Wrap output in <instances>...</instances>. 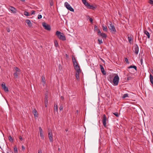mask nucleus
Returning a JSON list of instances; mask_svg holds the SVG:
<instances>
[{
  "label": "nucleus",
  "mask_w": 153,
  "mask_h": 153,
  "mask_svg": "<svg viewBox=\"0 0 153 153\" xmlns=\"http://www.w3.org/2000/svg\"><path fill=\"white\" fill-rule=\"evenodd\" d=\"M55 35L60 40L62 41H65L66 39V37L63 33L59 31H56Z\"/></svg>",
  "instance_id": "obj_1"
},
{
  "label": "nucleus",
  "mask_w": 153,
  "mask_h": 153,
  "mask_svg": "<svg viewBox=\"0 0 153 153\" xmlns=\"http://www.w3.org/2000/svg\"><path fill=\"white\" fill-rule=\"evenodd\" d=\"M119 80V78L118 75H116L114 78L113 81H110V82H113V85L114 86L117 85L118 84Z\"/></svg>",
  "instance_id": "obj_2"
},
{
  "label": "nucleus",
  "mask_w": 153,
  "mask_h": 153,
  "mask_svg": "<svg viewBox=\"0 0 153 153\" xmlns=\"http://www.w3.org/2000/svg\"><path fill=\"white\" fill-rule=\"evenodd\" d=\"M110 31L112 33H115L116 32V30L114 26L112 24L111 22H110V24L108 26Z\"/></svg>",
  "instance_id": "obj_3"
},
{
  "label": "nucleus",
  "mask_w": 153,
  "mask_h": 153,
  "mask_svg": "<svg viewBox=\"0 0 153 153\" xmlns=\"http://www.w3.org/2000/svg\"><path fill=\"white\" fill-rule=\"evenodd\" d=\"M48 137L49 140L51 142L53 141V138L52 137V134L51 130L48 129Z\"/></svg>",
  "instance_id": "obj_4"
},
{
  "label": "nucleus",
  "mask_w": 153,
  "mask_h": 153,
  "mask_svg": "<svg viewBox=\"0 0 153 153\" xmlns=\"http://www.w3.org/2000/svg\"><path fill=\"white\" fill-rule=\"evenodd\" d=\"M65 6L68 10L72 12L74 11V9L72 7L71 5L68 3V2H66L64 4Z\"/></svg>",
  "instance_id": "obj_5"
},
{
  "label": "nucleus",
  "mask_w": 153,
  "mask_h": 153,
  "mask_svg": "<svg viewBox=\"0 0 153 153\" xmlns=\"http://www.w3.org/2000/svg\"><path fill=\"white\" fill-rule=\"evenodd\" d=\"M42 25L45 29L49 31L51 30V27L50 25L47 24L45 22H43Z\"/></svg>",
  "instance_id": "obj_6"
},
{
  "label": "nucleus",
  "mask_w": 153,
  "mask_h": 153,
  "mask_svg": "<svg viewBox=\"0 0 153 153\" xmlns=\"http://www.w3.org/2000/svg\"><path fill=\"white\" fill-rule=\"evenodd\" d=\"M133 51L135 54L137 55L138 54L139 52V47L137 45H135L134 46Z\"/></svg>",
  "instance_id": "obj_7"
},
{
  "label": "nucleus",
  "mask_w": 153,
  "mask_h": 153,
  "mask_svg": "<svg viewBox=\"0 0 153 153\" xmlns=\"http://www.w3.org/2000/svg\"><path fill=\"white\" fill-rule=\"evenodd\" d=\"M7 8L11 12V13H16L17 10L14 7L9 6Z\"/></svg>",
  "instance_id": "obj_8"
},
{
  "label": "nucleus",
  "mask_w": 153,
  "mask_h": 153,
  "mask_svg": "<svg viewBox=\"0 0 153 153\" xmlns=\"http://www.w3.org/2000/svg\"><path fill=\"white\" fill-rule=\"evenodd\" d=\"M106 117L105 114H104L102 117V123L104 127L106 126Z\"/></svg>",
  "instance_id": "obj_9"
},
{
  "label": "nucleus",
  "mask_w": 153,
  "mask_h": 153,
  "mask_svg": "<svg viewBox=\"0 0 153 153\" xmlns=\"http://www.w3.org/2000/svg\"><path fill=\"white\" fill-rule=\"evenodd\" d=\"M39 130L40 136L41 138L42 139H44V137L43 135V132L42 131V128L40 127H39Z\"/></svg>",
  "instance_id": "obj_10"
},
{
  "label": "nucleus",
  "mask_w": 153,
  "mask_h": 153,
  "mask_svg": "<svg viewBox=\"0 0 153 153\" xmlns=\"http://www.w3.org/2000/svg\"><path fill=\"white\" fill-rule=\"evenodd\" d=\"M2 88L4 89L5 91H8V88L5 86V83H3L1 84Z\"/></svg>",
  "instance_id": "obj_11"
},
{
  "label": "nucleus",
  "mask_w": 153,
  "mask_h": 153,
  "mask_svg": "<svg viewBox=\"0 0 153 153\" xmlns=\"http://www.w3.org/2000/svg\"><path fill=\"white\" fill-rule=\"evenodd\" d=\"M83 3L86 6L88 7H89V8H91V6L90 5L88 2H86V0H82Z\"/></svg>",
  "instance_id": "obj_12"
},
{
  "label": "nucleus",
  "mask_w": 153,
  "mask_h": 153,
  "mask_svg": "<svg viewBox=\"0 0 153 153\" xmlns=\"http://www.w3.org/2000/svg\"><path fill=\"white\" fill-rule=\"evenodd\" d=\"M74 67L76 71V72L78 73L81 72V71L80 69L79 66V65H74Z\"/></svg>",
  "instance_id": "obj_13"
},
{
  "label": "nucleus",
  "mask_w": 153,
  "mask_h": 153,
  "mask_svg": "<svg viewBox=\"0 0 153 153\" xmlns=\"http://www.w3.org/2000/svg\"><path fill=\"white\" fill-rule=\"evenodd\" d=\"M45 78L44 76H42L41 77V83L44 86L45 84Z\"/></svg>",
  "instance_id": "obj_14"
},
{
  "label": "nucleus",
  "mask_w": 153,
  "mask_h": 153,
  "mask_svg": "<svg viewBox=\"0 0 153 153\" xmlns=\"http://www.w3.org/2000/svg\"><path fill=\"white\" fill-rule=\"evenodd\" d=\"M128 39L129 42L131 44V42L133 40L132 37L131 35L128 34Z\"/></svg>",
  "instance_id": "obj_15"
},
{
  "label": "nucleus",
  "mask_w": 153,
  "mask_h": 153,
  "mask_svg": "<svg viewBox=\"0 0 153 153\" xmlns=\"http://www.w3.org/2000/svg\"><path fill=\"white\" fill-rule=\"evenodd\" d=\"M72 60L74 66L78 65L76 60L74 57H72Z\"/></svg>",
  "instance_id": "obj_16"
},
{
  "label": "nucleus",
  "mask_w": 153,
  "mask_h": 153,
  "mask_svg": "<svg viewBox=\"0 0 153 153\" xmlns=\"http://www.w3.org/2000/svg\"><path fill=\"white\" fill-rule=\"evenodd\" d=\"M143 32L147 36L148 38L149 39L150 38V35L148 32L146 30H144Z\"/></svg>",
  "instance_id": "obj_17"
},
{
  "label": "nucleus",
  "mask_w": 153,
  "mask_h": 153,
  "mask_svg": "<svg viewBox=\"0 0 153 153\" xmlns=\"http://www.w3.org/2000/svg\"><path fill=\"white\" fill-rule=\"evenodd\" d=\"M25 22L29 27H31L32 26V24L29 20L27 19L26 20Z\"/></svg>",
  "instance_id": "obj_18"
},
{
  "label": "nucleus",
  "mask_w": 153,
  "mask_h": 153,
  "mask_svg": "<svg viewBox=\"0 0 153 153\" xmlns=\"http://www.w3.org/2000/svg\"><path fill=\"white\" fill-rule=\"evenodd\" d=\"M100 67L102 72L103 74L105 75L106 74V72L104 70V69L102 65H100Z\"/></svg>",
  "instance_id": "obj_19"
},
{
  "label": "nucleus",
  "mask_w": 153,
  "mask_h": 153,
  "mask_svg": "<svg viewBox=\"0 0 153 153\" xmlns=\"http://www.w3.org/2000/svg\"><path fill=\"white\" fill-rule=\"evenodd\" d=\"M32 112L34 114V116L35 117H38V114H36V113L37 112V111L36 109H34L33 110Z\"/></svg>",
  "instance_id": "obj_20"
},
{
  "label": "nucleus",
  "mask_w": 153,
  "mask_h": 153,
  "mask_svg": "<svg viewBox=\"0 0 153 153\" xmlns=\"http://www.w3.org/2000/svg\"><path fill=\"white\" fill-rule=\"evenodd\" d=\"M19 74V73L17 72H15L14 74L13 75L15 78H18V75Z\"/></svg>",
  "instance_id": "obj_21"
},
{
  "label": "nucleus",
  "mask_w": 153,
  "mask_h": 153,
  "mask_svg": "<svg viewBox=\"0 0 153 153\" xmlns=\"http://www.w3.org/2000/svg\"><path fill=\"white\" fill-rule=\"evenodd\" d=\"M150 80L151 83L153 85V76L150 74L149 76Z\"/></svg>",
  "instance_id": "obj_22"
},
{
  "label": "nucleus",
  "mask_w": 153,
  "mask_h": 153,
  "mask_svg": "<svg viewBox=\"0 0 153 153\" xmlns=\"http://www.w3.org/2000/svg\"><path fill=\"white\" fill-rule=\"evenodd\" d=\"M103 30L105 32H107L108 28L106 26H104V25H102Z\"/></svg>",
  "instance_id": "obj_23"
},
{
  "label": "nucleus",
  "mask_w": 153,
  "mask_h": 153,
  "mask_svg": "<svg viewBox=\"0 0 153 153\" xmlns=\"http://www.w3.org/2000/svg\"><path fill=\"white\" fill-rule=\"evenodd\" d=\"M99 36H102V38H106L107 36L105 33H101V34Z\"/></svg>",
  "instance_id": "obj_24"
},
{
  "label": "nucleus",
  "mask_w": 153,
  "mask_h": 153,
  "mask_svg": "<svg viewBox=\"0 0 153 153\" xmlns=\"http://www.w3.org/2000/svg\"><path fill=\"white\" fill-rule=\"evenodd\" d=\"M128 68H134V69L135 70H137V67L135 65H131L130 66H129V67H128Z\"/></svg>",
  "instance_id": "obj_25"
},
{
  "label": "nucleus",
  "mask_w": 153,
  "mask_h": 153,
  "mask_svg": "<svg viewBox=\"0 0 153 153\" xmlns=\"http://www.w3.org/2000/svg\"><path fill=\"white\" fill-rule=\"evenodd\" d=\"M13 149L14 153H18L17 147L16 145L14 146Z\"/></svg>",
  "instance_id": "obj_26"
},
{
  "label": "nucleus",
  "mask_w": 153,
  "mask_h": 153,
  "mask_svg": "<svg viewBox=\"0 0 153 153\" xmlns=\"http://www.w3.org/2000/svg\"><path fill=\"white\" fill-rule=\"evenodd\" d=\"M80 73H78V72H76V73L75 74L76 77L77 79H79V74Z\"/></svg>",
  "instance_id": "obj_27"
},
{
  "label": "nucleus",
  "mask_w": 153,
  "mask_h": 153,
  "mask_svg": "<svg viewBox=\"0 0 153 153\" xmlns=\"http://www.w3.org/2000/svg\"><path fill=\"white\" fill-rule=\"evenodd\" d=\"M14 69L15 70L16 72H19L20 71V70L17 67H15Z\"/></svg>",
  "instance_id": "obj_28"
},
{
  "label": "nucleus",
  "mask_w": 153,
  "mask_h": 153,
  "mask_svg": "<svg viewBox=\"0 0 153 153\" xmlns=\"http://www.w3.org/2000/svg\"><path fill=\"white\" fill-rule=\"evenodd\" d=\"M54 45L55 47H57L58 46V43L57 40L54 41Z\"/></svg>",
  "instance_id": "obj_29"
},
{
  "label": "nucleus",
  "mask_w": 153,
  "mask_h": 153,
  "mask_svg": "<svg viewBox=\"0 0 153 153\" xmlns=\"http://www.w3.org/2000/svg\"><path fill=\"white\" fill-rule=\"evenodd\" d=\"M54 111H58V106L57 105H54Z\"/></svg>",
  "instance_id": "obj_30"
},
{
  "label": "nucleus",
  "mask_w": 153,
  "mask_h": 153,
  "mask_svg": "<svg viewBox=\"0 0 153 153\" xmlns=\"http://www.w3.org/2000/svg\"><path fill=\"white\" fill-rule=\"evenodd\" d=\"M8 138H9V141L10 142H12L13 141V138H12V137L10 135L9 136Z\"/></svg>",
  "instance_id": "obj_31"
},
{
  "label": "nucleus",
  "mask_w": 153,
  "mask_h": 153,
  "mask_svg": "<svg viewBox=\"0 0 153 153\" xmlns=\"http://www.w3.org/2000/svg\"><path fill=\"white\" fill-rule=\"evenodd\" d=\"M128 97V94H125L123 96V98H125L126 97Z\"/></svg>",
  "instance_id": "obj_32"
},
{
  "label": "nucleus",
  "mask_w": 153,
  "mask_h": 153,
  "mask_svg": "<svg viewBox=\"0 0 153 153\" xmlns=\"http://www.w3.org/2000/svg\"><path fill=\"white\" fill-rule=\"evenodd\" d=\"M24 14L26 16H29V13L26 11H25L24 12Z\"/></svg>",
  "instance_id": "obj_33"
},
{
  "label": "nucleus",
  "mask_w": 153,
  "mask_h": 153,
  "mask_svg": "<svg viewBox=\"0 0 153 153\" xmlns=\"http://www.w3.org/2000/svg\"><path fill=\"white\" fill-rule=\"evenodd\" d=\"M48 97L47 96H46L45 97V103H48Z\"/></svg>",
  "instance_id": "obj_34"
},
{
  "label": "nucleus",
  "mask_w": 153,
  "mask_h": 153,
  "mask_svg": "<svg viewBox=\"0 0 153 153\" xmlns=\"http://www.w3.org/2000/svg\"><path fill=\"white\" fill-rule=\"evenodd\" d=\"M98 41L99 42V44L100 45L102 43V40L101 39H98Z\"/></svg>",
  "instance_id": "obj_35"
},
{
  "label": "nucleus",
  "mask_w": 153,
  "mask_h": 153,
  "mask_svg": "<svg viewBox=\"0 0 153 153\" xmlns=\"http://www.w3.org/2000/svg\"><path fill=\"white\" fill-rule=\"evenodd\" d=\"M113 114L117 117H118L119 116V114L117 112L114 113Z\"/></svg>",
  "instance_id": "obj_36"
},
{
  "label": "nucleus",
  "mask_w": 153,
  "mask_h": 153,
  "mask_svg": "<svg viewBox=\"0 0 153 153\" xmlns=\"http://www.w3.org/2000/svg\"><path fill=\"white\" fill-rule=\"evenodd\" d=\"M60 105L59 110L60 111L62 110L63 108L62 105V104H61Z\"/></svg>",
  "instance_id": "obj_37"
},
{
  "label": "nucleus",
  "mask_w": 153,
  "mask_h": 153,
  "mask_svg": "<svg viewBox=\"0 0 153 153\" xmlns=\"http://www.w3.org/2000/svg\"><path fill=\"white\" fill-rule=\"evenodd\" d=\"M97 33H98V35H99V36H100V35L101 34V33H101V31H100V29H98V30H97Z\"/></svg>",
  "instance_id": "obj_38"
},
{
  "label": "nucleus",
  "mask_w": 153,
  "mask_h": 153,
  "mask_svg": "<svg viewBox=\"0 0 153 153\" xmlns=\"http://www.w3.org/2000/svg\"><path fill=\"white\" fill-rule=\"evenodd\" d=\"M125 61L128 64L129 63L128 59L127 58H125Z\"/></svg>",
  "instance_id": "obj_39"
},
{
  "label": "nucleus",
  "mask_w": 153,
  "mask_h": 153,
  "mask_svg": "<svg viewBox=\"0 0 153 153\" xmlns=\"http://www.w3.org/2000/svg\"><path fill=\"white\" fill-rule=\"evenodd\" d=\"M149 3L151 4H153V0H149Z\"/></svg>",
  "instance_id": "obj_40"
},
{
  "label": "nucleus",
  "mask_w": 153,
  "mask_h": 153,
  "mask_svg": "<svg viewBox=\"0 0 153 153\" xmlns=\"http://www.w3.org/2000/svg\"><path fill=\"white\" fill-rule=\"evenodd\" d=\"M140 61L141 63V65H143V59L142 57H141L140 59Z\"/></svg>",
  "instance_id": "obj_41"
},
{
  "label": "nucleus",
  "mask_w": 153,
  "mask_h": 153,
  "mask_svg": "<svg viewBox=\"0 0 153 153\" xmlns=\"http://www.w3.org/2000/svg\"><path fill=\"white\" fill-rule=\"evenodd\" d=\"M19 139L21 141H22L23 140V139L22 138V136H19Z\"/></svg>",
  "instance_id": "obj_42"
},
{
  "label": "nucleus",
  "mask_w": 153,
  "mask_h": 153,
  "mask_svg": "<svg viewBox=\"0 0 153 153\" xmlns=\"http://www.w3.org/2000/svg\"><path fill=\"white\" fill-rule=\"evenodd\" d=\"M94 28L95 30H97V25H95L94 26Z\"/></svg>",
  "instance_id": "obj_43"
},
{
  "label": "nucleus",
  "mask_w": 153,
  "mask_h": 153,
  "mask_svg": "<svg viewBox=\"0 0 153 153\" xmlns=\"http://www.w3.org/2000/svg\"><path fill=\"white\" fill-rule=\"evenodd\" d=\"M35 11L34 10H32L31 11V14H35Z\"/></svg>",
  "instance_id": "obj_44"
},
{
  "label": "nucleus",
  "mask_w": 153,
  "mask_h": 153,
  "mask_svg": "<svg viewBox=\"0 0 153 153\" xmlns=\"http://www.w3.org/2000/svg\"><path fill=\"white\" fill-rule=\"evenodd\" d=\"M89 21H90L91 22V23H92L93 19H92V18H90Z\"/></svg>",
  "instance_id": "obj_45"
},
{
  "label": "nucleus",
  "mask_w": 153,
  "mask_h": 153,
  "mask_svg": "<svg viewBox=\"0 0 153 153\" xmlns=\"http://www.w3.org/2000/svg\"><path fill=\"white\" fill-rule=\"evenodd\" d=\"M22 150H24L25 149V147L24 146H22Z\"/></svg>",
  "instance_id": "obj_46"
},
{
  "label": "nucleus",
  "mask_w": 153,
  "mask_h": 153,
  "mask_svg": "<svg viewBox=\"0 0 153 153\" xmlns=\"http://www.w3.org/2000/svg\"><path fill=\"white\" fill-rule=\"evenodd\" d=\"M7 153H13V152H12L11 151L9 150L7 152Z\"/></svg>",
  "instance_id": "obj_47"
},
{
  "label": "nucleus",
  "mask_w": 153,
  "mask_h": 153,
  "mask_svg": "<svg viewBox=\"0 0 153 153\" xmlns=\"http://www.w3.org/2000/svg\"><path fill=\"white\" fill-rule=\"evenodd\" d=\"M42 16L41 15H39V19H40L42 18Z\"/></svg>",
  "instance_id": "obj_48"
},
{
  "label": "nucleus",
  "mask_w": 153,
  "mask_h": 153,
  "mask_svg": "<svg viewBox=\"0 0 153 153\" xmlns=\"http://www.w3.org/2000/svg\"><path fill=\"white\" fill-rule=\"evenodd\" d=\"M7 32H10V29L9 28H7Z\"/></svg>",
  "instance_id": "obj_49"
},
{
  "label": "nucleus",
  "mask_w": 153,
  "mask_h": 153,
  "mask_svg": "<svg viewBox=\"0 0 153 153\" xmlns=\"http://www.w3.org/2000/svg\"><path fill=\"white\" fill-rule=\"evenodd\" d=\"M45 106L47 107V106L48 103H45Z\"/></svg>",
  "instance_id": "obj_50"
},
{
  "label": "nucleus",
  "mask_w": 153,
  "mask_h": 153,
  "mask_svg": "<svg viewBox=\"0 0 153 153\" xmlns=\"http://www.w3.org/2000/svg\"><path fill=\"white\" fill-rule=\"evenodd\" d=\"M61 99H62V100H63V99H64V98H63V97L62 96H61Z\"/></svg>",
  "instance_id": "obj_51"
},
{
  "label": "nucleus",
  "mask_w": 153,
  "mask_h": 153,
  "mask_svg": "<svg viewBox=\"0 0 153 153\" xmlns=\"http://www.w3.org/2000/svg\"><path fill=\"white\" fill-rule=\"evenodd\" d=\"M20 1H21L24 2L25 1V0H20Z\"/></svg>",
  "instance_id": "obj_52"
},
{
  "label": "nucleus",
  "mask_w": 153,
  "mask_h": 153,
  "mask_svg": "<svg viewBox=\"0 0 153 153\" xmlns=\"http://www.w3.org/2000/svg\"><path fill=\"white\" fill-rule=\"evenodd\" d=\"M151 72H152V73L153 74V70H152L151 71Z\"/></svg>",
  "instance_id": "obj_53"
},
{
  "label": "nucleus",
  "mask_w": 153,
  "mask_h": 153,
  "mask_svg": "<svg viewBox=\"0 0 153 153\" xmlns=\"http://www.w3.org/2000/svg\"><path fill=\"white\" fill-rule=\"evenodd\" d=\"M39 153H42V151H39Z\"/></svg>",
  "instance_id": "obj_54"
},
{
  "label": "nucleus",
  "mask_w": 153,
  "mask_h": 153,
  "mask_svg": "<svg viewBox=\"0 0 153 153\" xmlns=\"http://www.w3.org/2000/svg\"><path fill=\"white\" fill-rule=\"evenodd\" d=\"M65 131H68V129H65Z\"/></svg>",
  "instance_id": "obj_55"
},
{
  "label": "nucleus",
  "mask_w": 153,
  "mask_h": 153,
  "mask_svg": "<svg viewBox=\"0 0 153 153\" xmlns=\"http://www.w3.org/2000/svg\"><path fill=\"white\" fill-rule=\"evenodd\" d=\"M50 4H51V6H52L53 5V4L52 3H51Z\"/></svg>",
  "instance_id": "obj_56"
},
{
  "label": "nucleus",
  "mask_w": 153,
  "mask_h": 153,
  "mask_svg": "<svg viewBox=\"0 0 153 153\" xmlns=\"http://www.w3.org/2000/svg\"><path fill=\"white\" fill-rule=\"evenodd\" d=\"M66 57H68V55L67 54H66Z\"/></svg>",
  "instance_id": "obj_57"
},
{
  "label": "nucleus",
  "mask_w": 153,
  "mask_h": 153,
  "mask_svg": "<svg viewBox=\"0 0 153 153\" xmlns=\"http://www.w3.org/2000/svg\"><path fill=\"white\" fill-rule=\"evenodd\" d=\"M38 17H39V16H38V17H37L38 19Z\"/></svg>",
  "instance_id": "obj_58"
}]
</instances>
